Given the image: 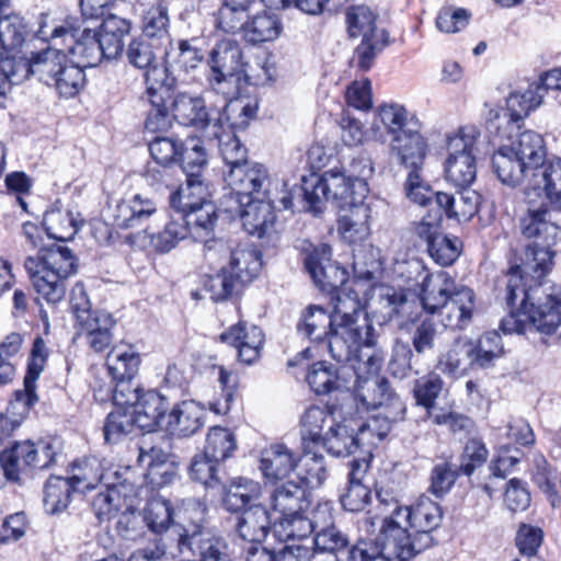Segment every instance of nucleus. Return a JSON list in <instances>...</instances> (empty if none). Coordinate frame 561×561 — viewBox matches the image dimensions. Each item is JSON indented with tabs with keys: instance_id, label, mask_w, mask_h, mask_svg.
Returning a JSON list of instances; mask_svg holds the SVG:
<instances>
[{
	"instance_id": "nucleus-14",
	"label": "nucleus",
	"mask_w": 561,
	"mask_h": 561,
	"mask_svg": "<svg viewBox=\"0 0 561 561\" xmlns=\"http://www.w3.org/2000/svg\"><path fill=\"white\" fill-rule=\"evenodd\" d=\"M209 65L211 88L225 96L234 94L244 71L242 50L238 42L230 38L218 42L210 51Z\"/></svg>"
},
{
	"instance_id": "nucleus-44",
	"label": "nucleus",
	"mask_w": 561,
	"mask_h": 561,
	"mask_svg": "<svg viewBox=\"0 0 561 561\" xmlns=\"http://www.w3.org/2000/svg\"><path fill=\"white\" fill-rule=\"evenodd\" d=\"M354 421L344 419L342 422L334 421L324 433L320 442L327 451L335 457H346L358 449Z\"/></svg>"
},
{
	"instance_id": "nucleus-16",
	"label": "nucleus",
	"mask_w": 561,
	"mask_h": 561,
	"mask_svg": "<svg viewBox=\"0 0 561 561\" xmlns=\"http://www.w3.org/2000/svg\"><path fill=\"white\" fill-rule=\"evenodd\" d=\"M543 100V93L539 92V88L530 83L525 91H514L506 99V108L502 113H495L490 117L486 127L490 133H494L500 138L510 137L506 129L502 128L503 124L516 125L529 115V113L539 107Z\"/></svg>"
},
{
	"instance_id": "nucleus-4",
	"label": "nucleus",
	"mask_w": 561,
	"mask_h": 561,
	"mask_svg": "<svg viewBox=\"0 0 561 561\" xmlns=\"http://www.w3.org/2000/svg\"><path fill=\"white\" fill-rule=\"evenodd\" d=\"M385 352L374 350L362 352L358 358L352 363L356 376L354 401L359 403L364 411L380 408L379 412L392 414L394 419H403L405 405L389 388L385 378L379 377Z\"/></svg>"
},
{
	"instance_id": "nucleus-50",
	"label": "nucleus",
	"mask_w": 561,
	"mask_h": 561,
	"mask_svg": "<svg viewBox=\"0 0 561 561\" xmlns=\"http://www.w3.org/2000/svg\"><path fill=\"white\" fill-rule=\"evenodd\" d=\"M35 446L31 442L15 443L1 453L0 459L5 480L18 481L20 474L34 465Z\"/></svg>"
},
{
	"instance_id": "nucleus-33",
	"label": "nucleus",
	"mask_w": 561,
	"mask_h": 561,
	"mask_svg": "<svg viewBox=\"0 0 561 561\" xmlns=\"http://www.w3.org/2000/svg\"><path fill=\"white\" fill-rule=\"evenodd\" d=\"M322 194H329L332 201L340 202V207L346 205L352 198H365L368 192L367 183L353 180L339 171L330 170L320 178Z\"/></svg>"
},
{
	"instance_id": "nucleus-38",
	"label": "nucleus",
	"mask_w": 561,
	"mask_h": 561,
	"mask_svg": "<svg viewBox=\"0 0 561 561\" xmlns=\"http://www.w3.org/2000/svg\"><path fill=\"white\" fill-rule=\"evenodd\" d=\"M369 467L366 459H354L351 461L348 472V486L341 495V504L348 512H360L370 500V490L363 484L362 480Z\"/></svg>"
},
{
	"instance_id": "nucleus-31",
	"label": "nucleus",
	"mask_w": 561,
	"mask_h": 561,
	"mask_svg": "<svg viewBox=\"0 0 561 561\" xmlns=\"http://www.w3.org/2000/svg\"><path fill=\"white\" fill-rule=\"evenodd\" d=\"M397 516H402L405 524L419 535L432 536V531L442 522L443 513L438 503L422 495L413 506H404V508L399 510Z\"/></svg>"
},
{
	"instance_id": "nucleus-48",
	"label": "nucleus",
	"mask_w": 561,
	"mask_h": 561,
	"mask_svg": "<svg viewBox=\"0 0 561 561\" xmlns=\"http://www.w3.org/2000/svg\"><path fill=\"white\" fill-rule=\"evenodd\" d=\"M66 49L77 58V64L82 68H91L98 66L104 58V51L101 49L96 31L85 27L82 34L76 36L73 42L66 44Z\"/></svg>"
},
{
	"instance_id": "nucleus-19",
	"label": "nucleus",
	"mask_w": 561,
	"mask_h": 561,
	"mask_svg": "<svg viewBox=\"0 0 561 561\" xmlns=\"http://www.w3.org/2000/svg\"><path fill=\"white\" fill-rule=\"evenodd\" d=\"M172 534L176 536L174 550L183 554L190 551L199 561H230L226 540L210 533H193L188 535L184 527H175Z\"/></svg>"
},
{
	"instance_id": "nucleus-60",
	"label": "nucleus",
	"mask_w": 561,
	"mask_h": 561,
	"mask_svg": "<svg viewBox=\"0 0 561 561\" xmlns=\"http://www.w3.org/2000/svg\"><path fill=\"white\" fill-rule=\"evenodd\" d=\"M225 491L224 505L228 511L239 512L245 510L251 502L260 494L257 482L248 479L234 481L229 489L219 488Z\"/></svg>"
},
{
	"instance_id": "nucleus-32",
	"label": "nucleus",
	"mask_w": 561,
	"mask_h": 561,
	"mask_svg": "<svg viewBox=\"0 0 561 561\" xmlns=\"http://www.w3.org/2000/svg\"><path fill=\"white\" fill-rule=\"evenodd\" d=\"M205 415L206 412L199 403L185 400L170 411L164 428L172 435L191 436L204 426Z\"/></svg>"
},
{
	"instance_id": "nucleus-17",
	"label": "nucleus",
	"mask_w": 561,
	"mask_h": 561,
	"mask_svg": "<svg viewBox=\"0 0 561 561\" xmlns=\"http://www.w3.org/2000/svg\"><path fill=\"white\" fill-rule=\"evenodd\" d=\"M238 117L227 121L225 117L217 118L215 127L206 135L209 139L218 141L219 152L227 167L236 168L249 162L248 149L241 144L236 136V128H244L249 125L250 119L255 116H245L241 112H236Z\"/></svg>"
},
{
	"instance_id": "nucleus-43",
	"label": "nucleus",
	"mask_w": 561,
	"mask_h": 561,
	"mask_svg": "<svg viewBox=\"0 0 561 561\" xmlns=\"http://www.w3.org/2000/svg\"><path fill=\"white\" fill-rule=\"evenodd\" d=\"M140 363L139 353L129 344L113 346L106 357V366L113 380H134Z\"/></svg>"
},
{
	"instance_id": "nucleus-53",
	"label": "nucleus",
	"mask_w": 561,
	"mask_h": 561,
	"mask_svg": "<svg viewBox=\"0 0 561 561\" xmlns=\"http://www.w3.org/2000/svg\"><path fill=\"white\" fill-rule=\"evenodd\" d=\"M210 202V192L203 178H186L185 186L170 196V205L175 213H183Z\"/></svg>"
},
{
	"instance_id": "nucleus-40",
	"label": "nucleus",
	"mask_w": 561,
	"mask_h": 561,
	"mask_svg": "<svg viewBox=\"0 0 561 561\" xmlns=\"http://www.w3.org/2000/svg\"><path fill=\"white\" fill-rule=\"evenodd\" d=\"M26 25L18 14L0 15V59L23 58L19 56L25 42Z\"/></svg>"
},
{
	"instance_id": "nucleus-23",
	"label": "nucleus",
	"mask_w": 561,
	"mask_h": 561,
	"mask_svg": "<svg viewBox=\"0 0 561 561\" xmlns=\"http://www.w3.org/2000/svg\"><path fill=\"white\" fill-rule=\"evenodd\" d=\"M188 233L190 230L185 227L183 217L174 213L163 230L156 233L149 232L146 228L140 232L129 234L126 239L133 247L167 253L175 248L181 240L187 238Z\"/></svg>"
},
{
	"instance_id": "nucleus-5",
	"label": "nucleus",
	"mask_w": 561,
	"mask_h": 561,
	"mask_svg": "<svg viewBox=\"0 0 561 561\" xmlns=\"http://www.w3.org/2000/svg\"><path fill=\"white\" fill-rule=\"evenodd\" d=\"M24 267L35 291L48 304L61 301L67 290V279L76 273V257L66 247H55L27 256Z\"/></svg>"
},
{
	"instance_id": "nucleus-57",
	"label": "nucleus",
	"mask_w": 561,
	"mask_h": 561,
	"mask_svg": "<svg viewBox=\"0 0 561 561\" xmlns=\"http://www.w3.org/2000/svg\"><path fill=\"white\" fill-rule=\"evenodd\" d=\"M172 68L173 66L168 64L167 54H164L163 62L157 59L153 65L145 69L147 96L157 93L161 94L162 98H171L172 89L176 83V79L171 72Z\"/></svg>"
},
{
	"instance_id": "nucleus-26",
	"label": "nucleus",
	"mask_w": 561,
	"mask_h": 561,
	"mask_svg": "<svg viewBox=\"0 0 561 561\" xmlns=\"http://www.w3.org/2000/svg\"><path fill=\"white\" fill-rule=\"evenodd\" d=\"M389 153L399 164L419 171L426 156L427 144L421 134V125L388 139Z\"/></svg>"
},
{
	"instance_id": "nucleus-1",
	"label": "nucleus",
	"mask_w": 561,
	"mask_h": 561,
	"mask_svg": "<svg viewBox=\"0 0 561 561\" xmlns=\"http://www.w3.org/2000/svg\"><path fill=\"white\" fill-rule=\"evenodd\" d=\"M505 287V300L510 313L502 319L500 329L505 334L525 333L534 327L543 334L561 330V288H551L545 301L536 306L533 302V289L540 284L527 278L525 274L510 270Z\"/></svg>"
},
{
	"instance_id": "nucleus-11",
	"label": "nucleus",
	"mask_w": 561,
	"mask_h": 561,
	"mask_svg": "<svg viewBox=\"0 0 561 561\" xmlns=\"http://www.w3.org/2000/svg\"><path fill=\"white\" fill-rule=\"evenodd\" d=\"M278 203L284 209L291 208V193L282 190L279 194L253 198L249 201L229 198L226 210L239 216L243 228L249 234L263 238L270 234L276 222L274 205Z\"/></svg>"
},
{
	"instance_id": "nucleus-30",
	"label": "nucleus",
	"mask_w": 561,
	"mask_h": 561,
	"mask_svg": "<svg viewBox=\"0 0 561 561\" xmlns=\"http://www.w3.org/2000/svg\"><path fill=\"white\" fill-rule=\"evenodd\" d=\"M474 306L473 290L466 286L458 287L439 309L443 325L451 330L465 329L471 322Z\"/></svg>"
},
{
	"instance_id": "nucleus-37",
	"label": "nucleus",
	"mask_w": 561,
	"mask_h": 561,
	"mask_svg": "<svg viewBox=\"0 0 561 561\" xmlns=\"http://www.w3.org/2000/svg\"><path fill=\"white\" fill-rule=\"evenodd\" d=\"M473 354V342L457 340L439 356L437 369L453 378H459L463 376L468 369L477 367Z\"/></svg>"
},
{
	"instance_id": "nucleus-36",
	"label": "nucleus",
	"mask_w": 561,
	"mask_h": 561,
	"mask_svg": "<svg viewBox=\"0 0 561 561\" xmlns=\"http://www.w3.org/2000/svg\"><path fill=\"white\" fill-rule=\"evenodd\" d=\"M332 324L333 312L330 313L321 306L310 305L301 312L297 323V331L311 342L324 344L328 348Z\"/></svg>"
},
{
	"instance_id": "nucleus-58",
	"label": "nucleus",
	"mask_w": 561,
	"mask_h": 561,
	"mask_svg": "<svg viewBox=\"0 0 561 561\" xmlns=\"http://www.w3.org/2000/svg\"><path fill=\"white\" fill-rule=\"evenodd\" d=\"M43 224L47 234L59 241L71 240L78 231V221L73 214L67 209L47 210Z\"/></svg>"
},
{
	"instance_id": "nucleus-49",
	"label": "nucleus",
	"mask_w": 561,
	"mask_h": 561,
	"mask_svg": "<svg viewBox=\"0 0 561 561\" xmlns=\"http://www.w3.org/2000/svg\"><path fill=\"white\" fill-rule=\"evenodd\" d=\"M377 114L389 139L421 125L416 116L399 103L381 104Z\"/></svg>"
},
{
	"instance_id": "nucleus-22",
	"label": "nucleus",
	"mask_w": 561,
	"mask_h": 561,
	"mask_svg": "<svg viewBox=\"0 0 561 561\" xmlns=\"http://www.w3.org/2000/svg\"><path fill=\"white\" fill-rule=\"evenodd\" d=\"M332 249L329 244H320L306 253L305 267L314 284L321 290L332 291L347 279V273L331 260Z\"/></svg>"
},
{
	"instance_id": "nucleus-18",
	"label": "nucleus",
	"mask_w": 561,
	"mask_h": 561,
	"mask_svg": "<svg viewBox=\"0 0 561 561\" xmlns=\"http://www.w3.org/2000/svg\"><path fill=\"white\" fill-rule=\"evenodd\" d=\"M207 244V255L211 252H227L228 271L242 285L251 283L260 273L263 262L261 251L249 243H240L234 247L227 245L222 240H213Z\"/></svg>"
},
{
	"instance_id": "nucleus-45",
	"label": "nucleus",
	"mask_w": 561,
	"mask_h": 561,
	"mask_svg": "<svg viewBox=\"0 0 561 561\" xmlns=\"http://www.w3.org/2000/svg\"><path fill=\"white\" fill-rule=\"evenodd\" d=\"M283 32L279 16L272 11H263L249 18L244 25V39L251 44L273 42Z\"/></svg>"
},
{
	"instance_id": "nucleus-21",
	"label": "nucleus",
	"mask_w": 561,
	"mask_h": 561,
	"mask_svg": "<svg viewBox=\"0 0 561 561\" xmlns=\"http://www.w3.org/2000/svg\"><path fill=\"white\" fill-rule=\"evenodd\" d=\"M65 49V46H50L47 49L33 53L30 58L16 60L21 81L34 76L41 82L51 87L56 77L60 75L64 66L69 61Z\"/></svg>"
},
{
	"instance_id": "nucleus-47",
	"label": "nucleus",
	"mask_w": 561,
	"mask_h": 561,
	"mask_svg": "<svg viewBox=\"0 0 561 561\" xmlns=\"http://www.w3.org/2000/svg\"><path fill=\"white\" fill-rule=\"evenodd\" d=\"M401 419L392 417L391 413L378 412L376 415L368 417L355 428L358 448H370L377 446L390 433L393 424Z\"/></svg>"
},
{
	"instance_id": "nucleus-54",
	"label": "nucleus",
	"mask_w": 561,
	"mask_h": 561,
	"mask_svg": "<svg viewBox=\"0 0 561 561\" xmlns=\"http://www.w3.org/2000/svg\"><path fill=\"white\" fill-rule=\"evenodd\" d=\"M72 493H78V491H75V486L68 478L50 477L44 488L43 503L45 512L49 515L64 512L71 501Z\"/></svg>"
},
{
	"instance_id": "nucleus-8",
	"label": "nucleus",
	"mask_w": 561,
	"mask_h": 561,
	"mask_svg": "<svg viewBox=\"0 0 561 561\" xmlns=\"http://www.w3.org/2000/svg\"><path fill=\"white\" fill-rule=\"evenodd\" d=\"M480 136L476 126L460 127L446 136L445 179L455 187L468 188L477 178L476 156Z\"/></svg>"
},
{
	"instance_id": "nucleus-62",
	"label": "nucleus",
	"mask_w": 561,
	"mask_h": 561,
	"mask_svg": "<svg viewBox=\"0 0 561 561\" xmlns=\"http://www.w3.org/2000/svg\"><path fill=\"white\" fill-rule=\"evenodd\" d=\"M304 455L300 458L301 465L298 472L301 481L307 486L314 489L321 486L328 478L327 465L324 457L313 453L310 446H302Z\"/></svg>"
},
{
	"instance_id": "nucleus-13",
	"label": "nucleus",
	"mask_w": 561,
	"mask_h": 561,
	"mask_svg": "<svg viewBox=\"0 0 561 561\" xmlns=\"http://www.w3.org/2000/svg\"><path fill=\"white\" fill-rule=\"evenodd\" d=\"M225 181L231 188L230 198L249 201L279 194L286 183L271 178L267 168L255 161L230 168L225 174Z\"/></svg>"
},
{
	"instance_id": "nucleus-63",
	"label": "nucleus",
	"mask_w": 561,
	"mask_h": 561,
	"mask_svg": "<svg viewBox=\"0 0 561 561\" xmlns=\"http://www.w3.org/2000/svg\"><path fill=\"white\" fill-rule=\"evenodd\" d=\"M179 161H181L187 179L203 178V172L207 165V154L201 139H187L182 145Z\"/></svg>"
},
{
	"instance_id": "nucleus-7",
	"label": "nucleus",
	"mask_w": 561,
	"mask_h": 561,
	"mask_svg": "<svg viewBox=\"0 0 561 561\" xmlns=\"http://www.w3.org/2000/svg\"><path fill=\"white\" fill-rule=\"evenodd\" d=\"M170 108L173 119L180 125L195 127L205 135L215 127L217 118L230 119V114L241 112L245 116H255L257 106L250 102L224 99L221 108H207L205 100L197 94L179 92L171 94Z\"/></svg>"
},
{
	"instance_id": "nucleus-41",
	"label": "nucleus",
	"mask_w": 561,
	"mask_h": 561,
	"mask_svg": "<svg viewBox=\"0 0 561 561\" xmlns=\"http://www.w3.org/2000/svg\"><path fill=\"white\" fill-rule=\"evenodd\" d=\"M271 524L272 517L264 506L250 505L238 517L237 531L250 543L261 542L267 536Z\"/></svg>"
},
{
	"instance_id": "nucleus-39",
	"label": "nucleus",
	"mask_w": 561,
	"mask_h": 561,
	"mask_svg": "<svg viewBox=\"0 0 561 561\" xmlns=\"http://www.w3.org/2000/svg\"><path fill=\"white\" fill-rule=\"evenodd\" d=\"M458 287L447 273L426 275L422 282L421 302L430 313L437 312Z\"/></svg>"
},
{
	"instance_id": "nucleus-61",
	"label": "nucleus",
	"mask_w": 561,
	"mask_h": 561,
	"mask_svg": "<svg viewBox=\"0 0 561 561\" xmlns=\"http://www.w3.org/2000/svg\"><path fill=\"white\" fill-rule=\"evenodd\" d=\"M137 427L136 415L130 409L117 408L108 413L104 426V439L108 444H116Z\"/></svg>"
},
{
	"instance_id": "nucleus-64",
	"label": "nucleus",
	"mask_w": 561,
	"mask_h": 561,
	"mask_svg": "<svg viewBox=\"0 0 561 561\" xmlns=\"http://www.w3.org/2000/svg\"><path fill=\"white\" fill-rule=\"evenodd\" d=\"M236 448V437L228 428L214 426L209 430L204 447L206 455L222 462L232 456Z\"/></svg>"
},
{
	"instance_id": "nucleus-42",
	"label": "nucleus",
	"mask_w": 561,
	"mask_h": 561,
	"mask_svg": "<svg viewBox=\"0 0 561 561\" xmlns=\"http://www.w3.org/2000/svg\"><path fill=\"white\" fill-rule=\"evenodd\" d=\"M458 198L444 192L436 193L437 207L449 218L469 220L479 210L481 195L472 190L460 188Z\"/></svg>"
},
{
	"instance_id": "nucleus-51",
	"label": "nucleus",
	"mask_w": 561,
	"mask_h": 561,
	"mask_svg": "<svg viewBox=\"0 0 561 561\" xmlns=\"http://www.w3.org/2000/svg\"><path fill=\"white\" fill-rule=\"evenodd\" d=\"M334 421L333 412L329 408L311 405L306 409L300 419L302 446L320 444L324 436L323 428L332 425Z\"/></svg>"
},
{
	"instance_id": "nucleus-52",
	"label": "nucleus",
	"mask_w": 561,
	"mask_h": 561,
	"mask_svg": "<svg viewBox=\"0 0 561 561\" xmlns=\"http://www.w3.org/2000/svg\"><path fill=\"white\" fill-rule=\"evenodd\" d=\"M271 506L278 517L304 512L307 506L305 489L291 481L277 486L271 494Z\"/></svg>"
},
{
	"instance_id": "nucleus-55",
	"label": "nucleus",
	"mask_w": 561,
	"mask_h": 561,
	"mask_svg": "<svg viewBox=\"0 0 561 561\" xmlns=\"http://www.w3.org/2000/svg\"><path fill=\"white\" fill-rule=\"evenodd\" d=\"M36 36L51 46H66L68 42H73L76 28L69 21L60 20L48 13L41 14L38 19Z\"/></svg>"
},
{
	"instance_id": "nucleus-56",
	"label": "nucleus",
	"mask_w": 561,
	"mask_h": 561,
	"mask_svg": "<svg viewBox=\"0 0 561 561\" xmlns=\"http://www.w3.org/2000/svg\"><path fill=\"white\" fill-rule=\"evenodd\" d=\"M188 474L193 481L203 484L206 489L224 488L220 461L204 451L192 458Z\"/></svg>"
},
{
	"instance_id": "nucleus-12",
	"label": "nucleus",
	"mask_w": 561,
	"mask_h": 561,
	"mask_svg": "<svg viewBox=\"0 0 561 561\" xmlns=\"http://www.w3.org/2000/svg\"><path fill=\"white\" fill-rule=\"evenodd\" d=\"M71 308L76 317L77 334L85 340L92 351H105L113 341L115 321L112 316L105 311L91 310L81 285L71 291Z\"/></svg>"
},
{
	"instance_id": "nucleus-2",
	"label": "nucleus",
	"mask_w": 561,
	"mask_h": 561,
	"mask_svg": "<svg viewBox=\"0 0 561 561\" xmlns=\"http://www.w3.org/2000/svg\"><path fill=\"white\" fill-rule=\"evenodd\" d=\"M380 337L357 294L340 290L333 299V324L328 343L331 356L340 363H353L358 358L359 347H365V352L382 350Z\"/></svg>"
},
{
	"instance_id": "nucleus-59",
	"label": "nucleus",
	"mask_w": 561,
	"mask_h": 561,
	"mask_svg": "<svg viewBox=\"0 0 561 561\" xmlns=\"http://www.w3.org/2000/svg\"><path fill=\"white\" fill-rule=\"evenodd\" d=\"M275 537L280 541L305 539L312 534V524L304 512L276 517L273 524Z\"/></svg>"
},
{
	"instance_id": "nucleus-24",
	"label": "nucleus",
	"mask_w": 561,
	"mask_h": 561,
	"mask_svg": "<svg viewBox=\"0 0 561 561\" xmlns=\"http://www.w3.org/2000/svg\"><path fill=\"white\" fill-rule=\"evenodd\" d=\"M365 198H352L348 204L341 207L339 216V231L348 243L365 240L370 234V219L373 205Z\"/></svg>"
},
{
	"instance_id": "nucleus-46",
	"label": "nucleus",
	"mask_w": 561,
	"mask_h": 561,
	"mask_svg": "<svg viewBox=\"0 0 561 561\" xmlns=\"http://www.w3.org/2000/svg\"><path fill=\"white\" fill-rule=\"evenodd\" d=\"M179 216H182L185 221V227L188 228L190 233L194 240L204 242V247L207 250V244H211V240L206 239L214 230L217 214L213 202L204 203V205L194 207L186 211H178Z\"/></svg>"
},
{
	"instance_id": "nucleus-6",
	"label": "nucleus",
	"mask_w": 561,
	"mask_h": 561,
	"mask_svg": "<svg viewBox=\"0 0 561 561\" xmlns=\"http://www.w3.org/2000/svg\"><path fill=\"white\" fill-rule=\"evenodd\" d=\"M530 169V179L526 188L542 190L547 197L561 199L556 185L561 184V159L546 162V147L541 135L526 130L508 145Z\"/></svg>"
},
{
	"instance_id": "nucleus-34",
	"label": "nucleus",
	"mask_w": 561,
	"mask_h": 561,
	"mask_svg": "<svg viewBox=\"0 0 561 561\" xmlns=\"http://www.w3.org/2000/svg\"><path fill=\"white\" fill-rule=\"evenodd\" d=\"M157 211L153 201L139 194L116 204L112 211V224L121 229L135 228L142 225Z\"/></svg>"
},
{
	"instance_id": "nucleus-25",
	"label": "nucleus",
	"mask_w": 561,
	"mask_h": 561,
	"mask_svg": "<svg viewBox=\"0 0 561 561\" xmlns=\"http://www.w3.org/2000/svg\"><path fill=\"white\" fill-rule=\"evenodd\" d=\"M110 467L105 458L83 456L75 459L68 468V479L78 493L96 489L100 484H110Z\"/></svg>"
},
{
	"instance_id": "nucleus-29",
	"label": "nucleus",
	"mask_w": 561,
	"mask_h": 561,
	"mask_svg": "<svg viewBox=\"0 0 561 561\" xmlns=\"http://www.w3.org/2000/svg\"><path fill=\"white\" fill-rule=\"evenodd\" d=\"M168 398L157 390L144 391L130 411L136 415L137 427L152 432L164 427L168 419Z\"/></svg>"
},
{
	"instance_id": "nucleus-28",
	"label": "nucleus",
	"mask_w": 561,
	"mask_h": 561,
	"mask_svg": "<svg viewBox=\"0 0 561 561\" xmlns=\"http://www.w3.org/2000/svg\"><path fill=\"white\" fill-rule=\"evenodd\" d=\"M220 340L236 347L239 359L251 365L260 357L264 344V334L254 324L239 322L221 333Z\"/></svg>"
},
{
	"instance_id": "nucleus-27",
	"label": "nucleus",
	"mask_w": 561,
	"mask_h": 561,
	"mask_svg": "<svg viewBox=\"0 0 561 561\" xmlns=\"http://www.w3.org/2000/svg\"><path fill=\"white\" fill-rule=\"evenodd\" d=\"M298 455L284 443L266 446L260 456V470L266 482L286 479L297 468Z\"/></svg>"
},
{
	"instance_id": "nucleus-15",
	"label": "nucleus",
	"mask_w": 561,
	"mask_h": 561,
	"mask_svg": "<svg viewBox=\"0 0 561 561\" xmlns=\"http://www.w3.org/2000/svg\"><path fill=\"white\" fill-rule=\"evenodd\" d=\"M375 540L381 543L390 557H396L400 561L411 560L434 543L433 536L409 533L401 522L393 517L382 519L379 535Z\"/></svg>"
},
{
	"instance_id": "nucleus-9",
	"label": "nucleus",
	"mask_w": 561,
	"mask_h": 561,
	"mask_svg": "<svg viewBox=\"0 0 561 561\" xmlns=\"http://www.w3.org/2000/svg\"><path fill=\"white\" fill-rule=\"evenodd\" d=\"M205 505L197 499L182 500L174 512L171 503L162 496L151 497L144 510V519L148 528L157 534L164 533L159 539H164L169 545H175L176 536L172 534L175 527H183L182 522L193 523L202 520L205 514Z\"/></svg>"
},
{
	"instance_id": "nucleus-20",
	"label": "nucleus",
	"mask_w": 561,
	"mask_h": 561,
	"mask_svg": "<svg viewBox=\"0 0 561 561\" xmlns=\"http://www.w3.org/2000/svg\"><path fill=\"white\" fill-rule=\"evenodd\" d=\"M65 49V46H50L47 49L33 53L30 58L16 60L21 81L34 76L41 82L51 87L56 77L60 75L64 66L69 61Z\"/></svg>"
},
{
	"instance_id": "nucleus-3",
	"label": "nucleus",
	"mask_w": 561,
	"mask_h": 561,
	"mask_svg": "<svg viewBox=\"0 0 561 561\" xmlns=\"http://www.w3.org/2000/svg\"><path fill=\"white\" fill-rule=\"evenodd\" d=\"M528 209L520 219L522 233L533 243L527 245L520 265L511 267L512 271L525 274L535 284H541L545 276L551 271L559 226L553 222L548 211V203L552 204L542 190L525 191Z\"/></svg>"
},
{
	"instance_id": "nucleus-10",
	"label": "nucleus",
	"mask_w": 561,
	"mask_h": 561,
	"mask_svg": "<svg viewBox=\"0 0 561 561\" xmlns=\"http://www.w3.org/2000/svg\"><path fill=\"white\" fill-rule=\"evenodd\" d=\"M377 14L367 5H354L346 12L350 36L362 37L356 47L354 61L358 69L371 68L376 56L388 45V33L376 25Z\"/></svg>"
},
{
	"instance_id": "nucleus-35",
	"label": "nucleus",
	"mask_w": 561,
	"mask_h": 561,
	"mask_svg": "<svg viewBox=\"0 0 561 561\" xmlns=\"http://www.w3.org/2000/svg\"><path fill=\"white\" fill-rule=\"evenodd\" d=\"M492 168L499 180L508 186H517L530 179V169L508 146H501L492 156Z\"/></svg>"
}]
</instances>
